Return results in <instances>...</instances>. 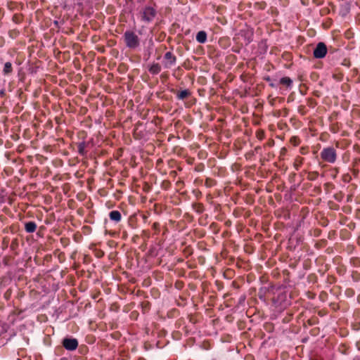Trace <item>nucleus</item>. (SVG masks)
Returning <instances> with one entry per match:
<instances>
[{
    "mask_svg": "<svg viewBox=\"0 0 360 360\" xmlns=\"http://www.w3.org/2000/svg\"><path fill=\"white\" fill-rule=\"evenodd\" d=\"M303 160L304 159L300 157H298L297 158H296L295 162V167L296 169H298L299 166L302 164Z\"/></svg>",
    "mask_w": 360,
    "mask_h": 360,
    "instance_id": "15",
    "label": "nucleus"
},
{
    "mask_svg": "<svg viewBox=\"0 0 360 360\" xmlns=\"http://www.w3.org/2000/svg\"><path fill=\"white\" fill-rule=\"evenodd\" d=\"M109 218L113 221L120 222L122 219V215L120 211L112 210L109 213Z\"/></svg>",
    "mask_w": 360,
    "mask_h": 360,
    "instance_id": "7",
    "label": "nucleus"
},
{
    "mask_svg": "<svg viewBox=\"0 0 360 360\" xmlns=\"http://www.w3.org/2000/svg\"><path fill=\"white\" fill-rule=\"evenodd\" d=\"M12 71H13V68H12L11 63L6 62L4 64V70H3L4 75H9L12 72Z\"/></svg>",
    "mask_w": 360,
    "mask_h": 360,
    "instance_id": "12",
    "label": "nucleus"
},
{
    "mask_svg": "<svg viewBox=\"0 0 360 360\" xmlns=\"http://www.w3.org/2000/svg\"><path fill=\"white\" fill-rule=\"evenodd\" d=\"M327 53V46L323 42H319L313 51L315 58L321 59L326 56Z\"/></svg>",
    "mask_w": 360,
    "mask_h": 360,
    "instance_id": "4",
    "label": "nucleus"
},
{
    "mask_svg": "<svg viewBox=\"0 0 360 360\" xmlns=\"http://www.w3.org/2000/svg\"><path fill=\"white\" fill-rule=\"evenodd\" d=\"M63 346L70 351L75 350L78 347V341L76 338H65L63 340Z\"/></svg>",
    "mask_w": 360,
    "mask_h": 360,
    "instance_id": "5",
    "label": "nucleus"
},
{
    "mask_svg": "<svg viewBox=\"0 0 360 360\" xmlns=\"http://www.w3.org/2000/svg\"><path fill=\"white\" fill-rule=\"evenodd\" d=\"M321 158L328 163H334L337 159L336 150L333 147L324 148L321 153Z\"/></svg>",
    "mask_w": 360,
    "mask_h": 360,
    "instance_id": "3",
    "label": "nucleus"
},
{
    "mask_svg": "<svg viewBox=\"0 0 360 360\" xmlns=\"http://www.w3.org/2000/svg\"><path fill=\"white\" fill-rule=\"evenodd\" d=\"M157 15L156 10L151 6H146L140 12L141 20L145 23L151 22Z\"/></svg>",
    "mask_w": 360,
    "mask_h": 360,
    "instance_id": "2",
    "label": "nucleus"
},
{
    "mask_svg": "<svg viewBox=\"0 0 360 360\" xmlns=\"http://www.w3.org/2000/svg\"><path fill=\"white\" fill-rule=\"evenodd\" d=\"M25 229L27 233H34L37 229V224L34 221H28L25 224Z\"/></svg>",
    "mask_w": 360,
    "mask_h": 360,
    "instance_id": "8",
    "label": "nucleus"
},
{
    "mask_svg": "<svg viewBox=\"0 0 360 360\" xmlns=\"http://www.w3.org/2000/svg\"><path fill=\"white\" fill-rule=\"evenodd\" d=\"M207 33L205 31H200L196 34V40L200 44H204L207 41Z\"/></svg>",
    "mask_w": 360,
    "mask_h": 360,
    "instance_id": "9",
    "label": "nucleus"
},
{
    "mask_svg": "<svg viewBox=\"0 0 360 360\" xmlns=\"http://www.w3.org/2000/svg\"><path fill=\"white\" fill-rule=\"evenodd\" d=\"M123 37L127 48L135 49L139 46L140 39L133 31L127 30L124 33Z\"/></svg>",
    "mask_w": 360,
    "mask_h": 360,
    "instance_id": "1",
    "label": "nucleus"
},
{
    "mask_svg": "<svg viewBox=\"0 0 360 360\" xmlns=\"http://www.w3.org/2000/svg\"><path fill=\"white\" fill-rule=\"evenodd\" d=\"M165 63L164 65L166 68H170L176 64V57L171 52L168 51L164 55Z\"/></svg>",
    "mask_w": 360,
    "mask_h": 360,
    "instance_id": "6",
    "label": "nucleus"
},
{
    "mask_svg": "<svg viewBox=\"0 0 360 360\" xmlns=\"http://www.w3.org/2000/svg\"><path fill=\"white\" fill-rule=\"evenodd\" d=\"M280 83L283 85L290 87L292 84V80L290 77H284L280 79Z\"/></svg>",
    "mask_w": 360,
    "mask_h": 360,
    "instance_id": "13",
    "label": "nucleus"
},
{
    "mask_svg": "<svg viewBox=\"0 0 360 360\" xmlns=\"http://www.w3.org/2000/svg\"><path fill=\"white\" fill-rule=\"evenodd\" d=\"M161 71V66L158 63H153L149 68V72L153 75H158Z\"/></svg>",
    "mask_w": 360,
    "mask_h": 360,
    "instance_id": "11",
    "label": "nucleus"
},
{
    "mask_svg": "<svg viewBox=\"0 0 360 360\" xmlns=\"http://www.w3.org/2000/svg\"><path fill=\"white\" fill-rule=\"evenodd\" d=\"M159 226H160L159 223L155 222V223H154V224H153V228L154 229H158L159 228Z\"/></svg>",
    "mask_w": 360,
    "mask_h": 360,
    "instance_id": "16",
    "label": "nucleus"
},
{
    "mask_svg": "<svg viewBox=\"0 0 360 360\" xmlns=\"http://www.w3.org/2000/svg\"><path fill=\"white\" fill-rule=\"evenodd\" d=\"M85 148L86 143L84 141L79 143L77 146L78 153L82 155H84L86 153Z\"/></svg>",
    "mask_w": 360,
    "mask_h": 360,
    "instance_id": "14",
    "label": "nucleus"
},
{
    "mask_svg": "<svg viewBox=\"0 0 360 360\" xmlns=\"http://www.w3.org/2000/svg\"><path fill=\"white\" fill-rule=\"evenodd\" d=\"M5 95L4 90H0V96L3 97Z\"/></svg>",
    "mask_w": 360,
    "mask_h": 360,
    "instance_id": "17",
    "label": "nucleus"
},
{
    "mask_svg": "<svg viewBox=\"0 0 360 360\" xmlns=\"http://www.w3.org/2000/svg\"><path fill=\"white\" fill-rule=\"evenodd\" d=\"M191 95V91L188 89H184L176 92V98L179 100H184Z\"/></svg>",
    "mask_w": 360,
    "mask_h": 360,
    "instance_id": "10",
    "label": "nucleus"
}]
</instances>
